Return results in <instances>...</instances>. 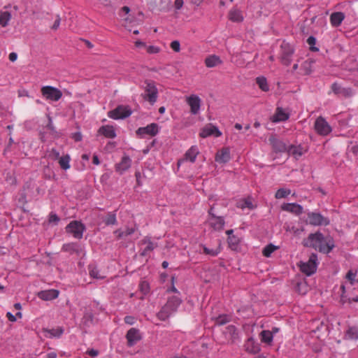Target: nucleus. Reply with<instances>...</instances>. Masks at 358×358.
<instances>
[{
	"instance_id": "nucleus-1",
	"label": "nucleus",
	"mask_w": 358,
	"mask_h": 358,
	"mask_svg": "<svg viewBox=\"0 0 358 358\" xmlns=\"http://www.w3.org/2000/svg\"><path fill=\"white\" fill-rule=\"evenodd\" d=\"M303 245L324 254H329L335 247L334 239L330 236H324L320 231L310 234L308 238L303 240Z\"/></svg>"
},
{
	"instance_id": "nucleus-2",
	"label": "nucleus",
	"mask_w": 358,
	"mask_h": 358,
	"mask_svg": "<svg viewBox=\"0 0 358 358\" xmlns=\"http://www.w3.org/2000/svg\"><path fill=\"white\" fill-rule=\"evenodd\" d=\"M61 251L66 252L71 256L75 255L80 259H84L86 256L85 244L79 241L64 243Z\"/></svg>"
},
{
	"instance_id": "nucleus-3",
	"label": "nucleus",
	"mask_w": 358,
	"mask_h": 358,
	"mask_svg": "<svg viewBox=\"0 0 358 358\" xmlns=\"http://www.w3.org/2000/svg\"><path fill=\"white\" fill-rule=\"evenodd\" d=\"M297 265L303 273L306 274L307 276H311L317 271L318 265L317 255L316 253H311L308 262H304L301 261Z\"/></svg>"
},
{
	"instance_id": "nucleus-4",
	"label": "nucleus",
	"mask_w": 358,
	"mask_h": 358,
	"mask_svg": "<svg viewBox=\"0 0 358 358\" xmlns=\"http://www.w3.org/2000/svg\"><path fill=\"white\" fill-rule=\"evenodd\" d=\"M144 94H142L143 99L148 101L151 105H153L157 100L158 90L155 83L151 80H146L144 83Z\"/></svg>"
},
{
	"instance_id": "nucleus-5",
	"label": "nucleus",
	"mask_w": 358,
	"mask_h": 358,
	"mask_svg": "<svg viewBox=\"0 0 358 358\" xmlns=\"http://www.w3.org/2000/svg\"><path fill=\"white\" fill-rule=\"evenodd\" d=\"M294 49L289 43L283 41L280 45V61L285 66L290 65Z\"/></svg>"
},
{
	"instance_id": "nucleus-6",
	"label": "nucleus",
	"mask_w": 358,
	"mask_h": 358,
	"mask_svg": "<svg viewBox=\"0 0 358 358\" xmlns=\"http://www.w3.org/2000/svg\"><path fill=\"white\" fill-rule=\"evenodd\" d=\"M41 92L42 96L46 100L51 101H57L62 96V92L61 90L55 87L49 85L43 86L41 90Z\"/></svg>"
},
{
	"instance_id": "nucleus-7",
	"label": "nucleus",
	"mask_w": 358,
	"mask_h": 358,
	"mask_svg": "<svg viewBox=\"0 0 358 358\" xmlns=\"http://www.w3.org/2000/svg\"><path fill=\"white\" fill-rule=\"evenodd\" d=\"M131 114V111L128 106H119L114 110L108 113V116L113 120L124 119Z\"/></svg>"
},
{
	"instance_id": "nucleus-8",
	"label": "nucleus",
	"mask_w": 358,
	"mask_h": 358,
	"mask_svg": "<svg viewBox=\"0 0 358 358\" xmlns=\"http://www.w3.org/2000/svg\"><path fill=\"white\" fill-rule=\"evenodd\" d=\"M316 132L321 136H327L331 131V127L325 119L321 116L318 117L314 124Z\"/></svg>"
},
{
	"instance_id": "nucleus-9",
	"label": "nucleus",
	"mask_w": 358,
	"mask_h": 358,
	"mask_svg": "<svg viewBox=\"0 0 358 358\" xmlns=\"http://www.w3.org/2000/svg\"><path fill=\"white\" fill-rule=\"evenodd\" d=\"M127 345L128 347H133L142 339L140 330L136 328H131L126 334Z\"/></svg>"
},
{
	"instance_id": "nucleus-10",
	"label": "nucleus",
	"mask_w": 358,
	"mask_h": 358,
	"mask_svg": "<svg viewBox=\"0 0 358 358\" xmlns=\"http://www.w3.org/2000/svg\"><path fill=\"white\" fill-rule=\"evenodd\" d=\"M186 103L190 108V113L193 115L199 113L201 105V99L196 94L186 97Z\"/></svg>"
},
{
	"instance_id": "nucleus-11",
	"label": "nucleus",
	"mask_w": 358,
	"mask_h": 358,
	"mask_svg": "<svg viewBox=\"0 0 358 358\" xmlns=\"http://www.w3.org/2000/svg\"><path fill=\"white\" fill-rule=\"evenodd\" d=\"M227 234V243L229 248L234 251L238 252L240 251V242L241 238H239L237 235L234 234L233 229H229L226 231Z\"/></svg>"
},
{
	"instance_id": "nucleus-12",
	"label": "nucleus",
	"mask_w": 358,
	"mask_h": 358,
	"mask_svg": "<svg viewBox=\"0 0 358 358\" xmlns=\"http://www.w3.org/2000/svg\"><path fill=\"white\" fill-rule=\"evenodd\" d=\"M158 132L159 128L156 123H151L146 127H139L136 130V134L140 137H144L145 135L155 136Z\"/></svg>"
},
{
	"instance_id": "nucleus-13",
	"label": "nucleus",
	"mask_w": 358,
	"mask_h": 358,
	"mask_svg": "<svg viewBox=\"0 0 358 358\" xmlns=\"http://www.w3.org/2000/svg\"><path fill=\"white\" fill-rule=\"evenodd\" d=\"M280 208L282 211L289 213L296 216H299L303 212V208L296 203H285L281 205Z\"/></svg>"
},
{
	"instance_id": "nucleus-14",
	"label": "nucleus",
	"mask_w": 358,
	"mask_h": 358,
	"mask_svg": "<svg viewBox=\"0 0 358 358\" xmlns=\"http://www.w3.org/2000/svg\"><path fill=\"white\" fill-rule=\"evenodd\" d=\"M199 153V151L198 148L195 145L192 146L185 152L184 158L178 160V166H180L181 165V164H182L184 162L189 161L192 163L194 162Z\"/></svg>"
},
{
	"instance_id": "nucleus-15",
	"label": "nucleus",
	"mask_w": 358,
	"mask_h": 358,
	"mask_svg": "<svg viewBox=\"0 0 358 358\" xmlns=\"http://www.w3.org/2000/svg\"><path fill=\"white\" fill-rule=\"evenodd\" d=\"M131 159L129 156L124 155L122 157L120 162L115 164V171L119 173L120 174L124 173L131 167Z\"/></svg>"
},
{
	"instance_id": "nucleus-16",
	"label": "nucleus",
	"mask_w": 358,
	"mask_h": 358,
	"mask_svg": "<svg viewBox=\"0 0 358 358\" xmlns=\"http://www.w3.org/2000/svg\"><path fill=\"white\" fill-rule=\"evenodd\" d=\"M85 230V225H66L65 227L66 233L72 234L78 239L82 238Z\"/></svg>"
},
{
	"instance_id": "nucleus-17",
	"label": "nucleus",
	"mask_w": 358,
	"mask_h": 358,
	"mask_svg": "<svg viewBox=\"0 0 358 358\" xmlns=\"http://www.w3.org/2000/svg\"><path fill=\"white\" fill-rule=\"evenodd\" d=\"M226 338L229 339L231 344H234L239 339V335L237 328L234 325H229L223 331Z\"/></svg>"
},
{
	"instance_id": "nucleus-18",
	"label": "nucleus",
	"mask_w": 358,
	"mask_h": 358,
	"mask_svg": "<svg viewBox=\"0 0 358 358\" xmlns=\"http://www.w3.org/2000/svg\"><path fill=\"white\" fill-rule=\"evenodd\" d=\"M245 350L249 353L255 355L261 350L260 344L257 343L253 337H250L244 344Z\"/></svg>"
},
{
	"instance_id": "nucleus-19",
	"label": "nucleus",
	"mask_w": 358,
	"mask_h": 358,
	"mask_svg": "<svg viewBox=\"0 0 358 358\" xmlns=\"http://www.w3.org/2000/svg\"><path fill=\"white\" fill-rule=\"evenodd\" d=\"M182 303V300L179 296H171L168 298L167 302L164 305L166 308L169 309L172 313L176 312L178 308Z\"/></svg>"
},
{
	"instance_id": "nucleus-20",
	"label": "nucleus",
	"mask_w": 358,
	"mask_h": 358,
	"mask_svg": "<svg viewBox=\"0 0 358 358\" xmlns=\"http://www.w3.org/2000/svg\"><path fill=\"white\" fill-rule=\"evenodd\" d=\"M212 135L216 137H219L222 135V133L217 127L212 124H208L204 127L200 133V136L202 138H206Z\"/></svg>"
},
{
	"instance_id": "nucleus-21",
	"label": "nucleus",
	"mask_w": 358,
	"mask_h": 358,
	"mask_svg": "<svg viewBox=\"0 0 358 358\" xmlns=\"http://www.w3.org/2000/svg\"><path fill=\"white\" fill-rule=\"evenodd\" d=\"M269 141L272 145L273 150L276 152H287L289 145L285 142L275 138H270Z\"/></svg>"
},
{
	"instance_id": "nucleus-22",
	"label": "nucleus",
	"mask_w": 358,
	"mask_h": 358,
	"mask_svg": "<svg viewBox=\"0 0 358 358\" xmlns=\"http://www.w3.org/2000/svg\"><path fill=\"white\" fill-rule=\"evenodd\" d=\"M231 159L230 150L225 147L217 151L215 155V161L220 164H225Z\"/></svg>"
},
{
	"instance_id": "nucleus-23",
	"label": "nucleus",
	"mask_w": 358,
	"mask_h": 358,
	"mask_svg": "<svg viewBox=\"0 0 358 358\" xmlns=\"http://www.w3.org/2000/svg\"><path fill=\"white\" fill-rule=\"evenodd\" d=\"M236 207L243 210L246 209L252 210L256 207V205L253 202V199L252 197L243 198L237 201Z\"/></svg>"
},
{
	"instance_id": "nucleus-24",
	"label": "nucleus",
	"mask_w": 358,
	"mask_h": 358,
	"mask_svg": "<svg viewBox=\"0 0 358 358\" xmlns=\"http://www.w3.org/2000/svg\"><path fill=\"white\" fill-rule=\"evenodd\" d=\"M59 292L57 289L43 290L38 293L37 296L43 301H50L57 299Z\"/></svg>"
},
{
	"instance_id": "nucleus-25",
	"label": "nucleus",
	"mask_w": 358,
	"mask_h": 358,
	"mask_svg": "<svg viewBox=\"0 0 358 358\" xmlns=\"http://www.w3.org/2000/svg\"><path fill=\"white\" fill-rule=\"evenodd\" d=\"M307 152V149L299 145H289L287 153L289 155L293 156L295 159H298L299 157H301L303 154H305Z\"/></svg>"
},
{
	"instance_id": "nucleus-26",
	"label": "nucleus",
	"mask_w": 358,
	"mask_h": 358,
	"mask_svg": "<svg viewBox=\"0 0 358 358\" xmlns=\"http://www.w3.org/2000/svg\"><path fill=\"white\" fill-rule=\"evenodd\" d=\"M98 134L108 138H115L116 137L115 130L111 125L101 126L98 130Z\"/></svg>"
},
{
	"instance_id": "nucleus-27",
	"label": "nucleus",
	"mask_w": 358,
	"mask_h": 358,
	"mask_svg": "<svg viewBox=\"0 0 358 358\" xmlns=\"http://www.w3.org/2000/svg\"><path fill=\"white\" fill-rule=\"evenodd\" d=\"M310 224H329V221L318 213H309Z\"/></svg>"
},
{
	"instance_id": "nucleus-28",
	"label": "nucleus",
	"mask_w": 358,
	"mask_h": 358,
	"mask_svg": "<svg viewBox=\"0 0 358 358\" xmlns=\"http://www.w3.org/2000/svg\"><path fill=\"white\" fill-rule=\"evenodd\" d=\"M205 65L208 68H213L222 64L220 57L215 55L208 56L204 61Z\"/></svg>"
},
{
	"instance_id": "nucleus-29",
	"label": "nucleus",
	"mask_w": 358,
	"mask_h": 358,
	"mask_svg": "<svg viewBox=\"0 0 358 358\" xmlns=\"http://www.w3.org/2000/svg\"><path fill=\"white\" fill-rule=\"evenodd\" d=\"M345 18V15L341 12L333 13L330 16V22L333 27H338Z\"/></svg>"
},
{
	"instance_id": "nucleus-30",
	"label": "nucleus",
	"mask_w": 358,
	"mask_h": 358,
	"mask_svg": "<svg viewBox=\"0 0 358 358\" xmlns=\"http://www.w3.org/2000/svg\"><path fill=\"white\" fill-rule=\"evenodd\" d=\"M229 18L234 22H241L243 20V16L241 10L233 8L229 13Z\"/></svg>"
},
{
	"instance_id": "nucleus-31",
	"label": "nucleus",
	"mask_w": 358,
	"mask_h": 358,
	"mask_svg": "<svg viewBox=\"0 0 358 358\" xmlns=\"http://www.w3.org/2000/svg\"><path fill=\"white\" fill-rule=\"evenodd\" d=\"M289 118V115L286 113L282 108H278L275 115L272 117L274 122L285 121Z\"/></svg>"
},
{
	"instance_id": "nucleus-32",
	"label": "nucleus",
	"mask_w": 358,
	"mask_h": 358,
	"mask_svg": "<svg viewBox=\"0 0 358 358\" xmlns=\"http://www.w3.org/2000/svg\"><path fill=\"white\" fill-rule=\"evenodd\" d=\"M260 340L262 343H264L268 345H271L273 339L272 332L269 330H263L259 334Z\"/></svg>"
},
{
	"instance_id": "nucleus-33",
	"label": "nucleus",
	"mask_w": 358,
	"mask_h": 358,
	"mask_svg": "<svg viewBox=\"0 0 358 358\" xmlns=\"http://www.w3.org/2000/svg\"><path fill=\"white\" fill-rule=\"evenodd\" d=\"M136 231V229L134 227L129 228L127 227L125 230L118 229L115 231V234L117 236V238H126L128 236L131 235L134 231Z\"/></svg>"
},
{
	"instance_id": "nucleus-34",
	"label": "nucleus",
	"mask_w": 358,
	"mask_h": 358,
	"mask_svg": "<svg viewBox=\"0 0 358 358\" xmlns=\"http://www.w3.org/2000/svg\"><path fill=\"white\" fill-rule=\"evenodd\" d=\"M345 338L350 340L358 339V327H349L346 331Z\"/></svg>"
},
{
	"instance_id": "nucleus-35",
	"label": "nucleus",
	"mask_w": 358,
	"mask_h": 358,
	"mask_svg": "<svg viewBox=\"0 0 358 358\" xmlns=\"http://www.w3.org/2000/svg\"><path fill=\"white\" fill-rule=\"evenodd\" d=\"M173 313L166 306H164L162 309L157 313V317L161 321H166Z\"/></svg>"
},
{
	"instance_id": "nucleus-36",
	"label": "nucleus",
	"mask_w": 358,
	"mask_h": 358,
	"mask_svg": "<svg viewBox=\"0 0 358 358\" xmlns=\"http://www.w3.org/2000/svg\"><path fill=\"white\" fill-rule=\"evenodd\" d=\"M278 249V246L274 245L273 243H269L263 248L262 255L265 257H270L271 254Z\"/></svg>"
},
{
	"instance_id": "nucleus-37",
	"label": "nucleus",
	"mask_w": 358,
	"mask_h": 358,
	"mask_svg": "<svg viewBox=\"0 0 358 358\" xmlns=\"http://www.w3.org/2000/svg\"><path fill=\"white\" fill-rule=\"evenodd\" d=\"M11 19V15L8 11L0 12V24L5 27L8 25V22Z\"/></svg>"
},
{
	"instance_id": "nucleus-38",
	"label": "nucleus",
	"mask_w": 358,
	"mask_h": 358,
	"mask_svg": "<svg viewBox=\"0 0 358 358\" xmlns=\"http://www.w3.org/2000/svg\"><path fill=\"white\" fill-rule=\"evenodd\" d=\"M70 160L71 158L69 155H66L65 156L60 157L58 159V162L62 169L67 170L70 169Z\"/></svg>"
},
{
	"instance_id": "nucleus-39",
	"label": "nucleus",
	"mask_w": 358,
	"mask_h": 358,
	"mask_svg": "<svg viewBox=\"0 0 358 358\" xmlns=\"http://www.w3.org/2000/svg\"><path fill=\"white\" fill-rule=\"evenodd\" d=\"M294 290L299 294H306L308 292V285L305 281L297 282L294 287Z\"/></svg>"
},
{
	"instance_id": "nucleus-40",
	"label": "nucleus",
	"mask_w": 358,
	"mask_h": 358,
	"mask_svg": "<svg viewBox=\"0 0 358 358\" xmlns=\"http://www.w3.org/2000/svg\"><path fill=\"white\" fill-rule=\"evenodd\" d=\"M256 83L258 85L259 87L264 92H268L269 90V87L267 83L266 78L264 77H257L256 78Z\"/></svg>"
},
{
	"instance_id": "nucleus-41",
	"label": "nucleus",
	"mask_w": 358,
	"mask_h": 358,
	"mask_svg": "<svg viewBox=\"0 0 358 358\" xmlns=\"http://www.w3.org/2000/svg\"><path fill=\"white\" fill-rule=\"evenodd\" d=\"M88 271L89 273L91 278H95V279H101L103 278L101 276L99 275V271L97 268V267L93 264H90L88 266Z\"/></svg>"
},
{
	"instance_id": "nucleus-42",
	"label": "nucleus",
	"mask_w": 358,
	"mask_h": 358,
	"mask_svg": "<svg viewBox=\"0 0 358 358\" xmlns=\"http://www.w3.org/2000/svg\"><path fill=\"white\" fill-rule=\"evenodd\" d=\"M291 194V190L286 188H280L275 194V198L277 199L286 198Z\"/></svg>"
},
{
	"instance_id": "nucleus-43",
	"label": "nucleus",
	"mask_w": 358,
	"mask_h": 358,
	"mask_svg": "<svg viewBox=\"0 0 358 358\" xmlns=\"http://www.w3.org/2000/svg\"><path fill=\"white\" fill-rule=\"evenodd\" d=\"M143 243H148V245L143 250V251L140 253V255L142 257H145L148 255V252L150 251H152L155 248L153 245V243L148 240L147 241V238H145L143 240Z\"/></svg>"
},
{
	"instance_id": "nucleus-44",
	"label": "nucleus",
	"mask_w": 358,
	"mask_h": 358,
	"mask_svg": "<svg viewBox=\"0 0 358 358\" xmlns=\"http://www.w3.org/2000/svg\"><path fill=\"white\" fill-rule=\"evenodd\" d=\"M230 321V316L228 315H220L215 318V324L217 325H224Z\"/></svg>"
},
{
	"instance_id": "nucleus-45",
	"label": "nucleus",
	"mask_w": 358,
	"mask_h": 358,
	"mask_svg": "<svg viewBox=\"0 0 358 358\" xmlns=\"http://www.w3.org/2000/svg\"><path fill=\"white\" fill-rule=\"evenodd\" d=\"M45 331L50 334V337L59 338L63 334L64 329L62 327H57V329H46Z\"/></svg>"
},
{
	"instance_id": "nucleus-46",
	"label": "nucleus",
	"mask_w": 358,
	"mask_h": 358,
	"mask_svg": "<svg viewBox=\"0 0 358 358\" xmlns=\"http://www.w3.org/2000/svg\"><path fill=\"white\" fill-rule=\"evenodd\" d=\"M203 253L209 255L213 257H216L220 252V247H218L216 250L209 249L206 246L203 247Z\"/></svg>"
},
{
	"instance_id": "nucleus-47",
	"label": "nucleus",
	"mask_w": 358,
	"mask_h": 358,
	"mask_svg": "<svg viewBox=\"0 0 358 358\" xmlns=\"http://www.w3.org/2000/svg\"><path fill=\"white\" fill-rule=\"evenodd\" d=\"M139 289L143 294H146L150 292V285L147 281H141L139 284Z\"/></svg>"
},
{
	"instance_id": "nucleus-48",
	"label": "nucleus",
	"mask_w": 358,
	"mask_h": 358,
	"mask_svg": "<svg viewBox=\"0 0 358 358\" xmlns=\"http://www.w3.org/2000/svg\"><path fill=\"white\" fill-rule=\"evenodd\" d=\"M341 294L340 296L339 302L341 305H344L347 301L346 295H345L346 290H345V286L344 285H341Z\"/></svg>"
},
{
	"instance_id": "nucleus-49",
	"label": "nucleus",
	"mask_w": 358,
	"mask_h": 358,
	"mask_svg": "<svg viewBox=\"0 0 358 358\" xmlns=\"http://www.w3.org/2000/svg\"><path fill=\"white\" fill-rule=\"evenodd\" d=\"M105 224H115L116 222L115 215L113 213H108L106 217V220H104Z\"/></svg>"
},
{
	"instance_id": "nucleus-50",
	"label": "nucleus",
	"mask_w": 358,
	"mask_h": 358,
	"mask_svg": "<svg viewBox=\"0 0 358 358\" xmlns=\"http://www.w3.org/2000/svg\"><path fill=\"white\" fill-rule=\"evenodd\" d=\"M147 52L149 54H157L160 52L161 49L158 46L149 45L146 46Z\"/></svg>"
},
{
	"instance_id": "nucleus-51",
	"label": "nucleus",
	"mask_w": 358,
	"mask_h": 358,
	"mask_svg": "<svg viewBox=\"0 0 358 358\" xmlns=\"http://www.w3.org/2000/svg\"><path fill=\"white\" fill-rule=\"evenodd\" d=\"M83 320H85V324L87 322H92L94 320V315L90 311H85L83 315Z\"/></svg>"
},
{
	"instance_id": "nucleus-52",
	"label": "nucleus",
	"mask_w": 358,
	"mask_h": 358,
	"mask_svg": "<svg viewBox=\"0 0 358 358\" xmlns=\"http://www.w3.org/2000/svg\"><path fill=\"white\" fill-rule=\"evenodd\" d=\"M313 63L312 61L306 60L302 64V68L305 71L306 74H309L311 72L310 67L311 64Z\"/></svg>"
},
{
	"instance_id": "nucleus-53",
	"label": "nucleus",
	"mask_w": 358,
	"mask_h": 358,
	"mask_svg": "<svg viewBox=\"0 0 358 358\" xmlns=\"http://www.w3.org/2000/svg\"><path fill=\"white\" fill-rule=\"evenodd\" d=\"M341 94L345 97H350L354 94V92L350 87L343 88Z\"/></svg>"
},
{
	"instance_id": "nucleus-54",
	"label": "nucleus",
	"mask_w": 358,
	"mask_h": 358,
	"mask_svg": "<svg viewBox=\"0 0 358 358\" xmlns=\"http://www.w3.org/2000/svg\"><path fill=\"white\" fill-rule=\"evenodd\" d=\"M171 48L176 52H178L180 50V44L178 41H173L170 44Z\"/></svg>"
},
{
	"instance_id": "nucleus-55",
	"label": "nucleus",
	"mask_w": 358,
	"mask_h": 358,
	"mask_svg": "<svg viewBox=\"0 0 358 358\" xmlns=\"http://www.w3.org/2000/svg\"><path fill=\"white\" fill-rule=\"evenodd\" d=\"M356 276V273H353L352 270H349L346 274L345 278L350 281V284L354 285L355 278Z\"/></svg>"
},
{
	"instance_id": "nucleus-56",
	"label": "nucleus",
	"mask_w": 358,
	"mask_h": 358,
	"mask_svg": "<svg viewBox=\"0 0 358 358\" xmlns=\"http://www.w3.org/2000/svg\"><path fill=\"white\" fill-rule=\"evenodd\" d=\"M331 90L335 94H341L342 91V87L338 85L336 83H334L331 85Z\"/></svg>"
},
{
	"instance_id": "nucleus-57",
	"label": "nucleus",
	"mask_w": 358,
	"mask_h": 358,
	"mask_svg": "<svg viewBox=\"0 0 358 358\" xmlns=\"http://www.w3.org/2000/svg\"><path fill=\"white\" fill-rule=\"evenodd\" d=\"M49 157L54 160L59 159L60 157L59 152L56 149L52 148L50 152Z\"/></svg>"
},
{
	"instance_id": "nucleus-58",
	"label": "nucleus",
	"mask_w": 358,
	"mask_h": 358,
	"mask_svg": "<svg viewBox=\"0 0 358 358\" xmlns=\"http://www.w3.org/2000/svg\"><path fill=\"white\" fill-rule=\"evenodd\" d=\"M216 206H217V204H214L213 206L210 207V208L209 210V214L211 215L213 217H217L219 219L220 224H222V222H223V220H222L221 216H219L214 213Z\"/></svg>"
},
{
	"instance_id": "nucleus-59",
	"label": "nucleus",
	"mask_w": 358,
	"mask_h": 358,
	"mask_svg": "<svg viewBox=\"0 0 358 358\" xmlns=\"http://www.w3.org/2000/svg\"><path fill=\"white\" fill-rule=\"evenodd\" d=\"M6 180L10 183V185H15L16 184V179L11 173H8L6 175Z\"/></svg>"
},
{
	"instance_id": "nucleus-60",
	"label": "nucleus",
	"mask_w": 358,
	"mask_h": 358,
	"mask_svg": "<svg viewBox=\"0 0 358 358\" xmlns=\"http://www.w3.org/2000/svg\"><path fill=\"white\" fill-rule=\"evenodd\" d=\"M124 321L126 324L132 325L135 322V317L131 315H127L124 317Z\"/></svg>"
},
{
	"instance_id": "nucleus-61",
	"label": "nucleus",
	"mask_w": 358,
	"mask_h": 358,
	"mask_svg": "<svg viewBox=\"0 0 358 358\" xmlns=\"http://www.w3.org/2000/svg\"><path fill=\"white\" fill-rule=\"evenodd\" d=\"M174 280H175V276H172L171 277L172 286L171 287V288L168 289L167 292H172L176 293L178 294V296H179L180 294L179 291L177 289V288L173 285Z\"/></svg>"
},
{
	"instance_id": "nucleus-62",
	"label": "nucleus",
	"mask_w": 358,
	"mask_h": 358,
	"mask_svg": "<svg viewBox=\"0 0 358 358\" xmlns=\"http://www.w3.org/2000/svg\"><path fill=\"white\" fill-rule=\"evenodd\" d=\"M86 354L91 357H96L99 354V351L94 348L88 349Z\"/></svg>"
},
{
	"instance_id": "nucleus-63",
	"label": "nucleus",
	"mask_w": 358,
	"mask_h": 358,
	"mask_svg": "<svg viewBox=\"0 0 358 358\" xmlns=\"http://www.w3.org/2000/svg\"><path fill=\"white\" fill-rule=\"evenodd\" d=\"M59 217L56 214L51 213L50 215V217H49V222L50 223L57 222H59Z\"/></svg>"
},
{
	"instance_id": "nucleus-64",
	"label": "nucleus",
	"mask_w": 358,
	"mask_h": 358,
	"mask_svg": "<svg viewBox=\"0 0 358 358\" xmlns=\"http://www.w3.org/2000/svg\"><path fill=\"white\" fill-rule=\"evenodd\" d=\"M6 317L10 322H14L17 320L16 316L13 315L11 313L8 312L6 313Z\"/></svg>"
}]
</instances>
